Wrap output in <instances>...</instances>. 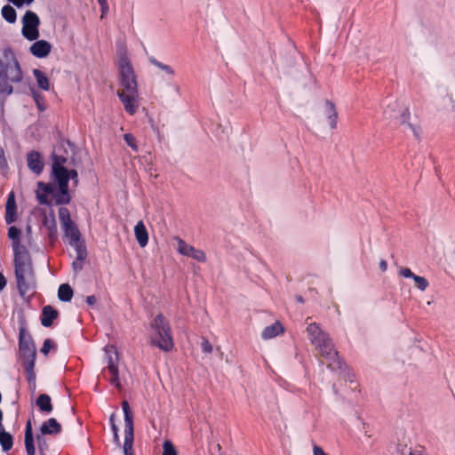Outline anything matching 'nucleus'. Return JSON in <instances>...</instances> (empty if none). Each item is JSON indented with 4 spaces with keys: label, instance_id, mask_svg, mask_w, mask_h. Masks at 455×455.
Here are the masks:
<instances>
[{
    "label": "nucleus",
    "instance_id": "nucleus-31",
    "mask_svg": "<svg viewBox=\"0 0 455 455\" xmlns=\"http://www.w3.org/2000/svg\"><path fill=\"white\" fill-rule=\"evenodd\" d=\"M0 443L4 451H8L12 446V437L10 434L0 429Z\"/></svg>",
    "mask_w": 455,
    "mask_h": 455
},
{
    "label": "nucleus",
    "instance_id": "nucleus-42",
    "mask_svg": "<svg viewBox=\"0 0 455 455\" xmlns=\"http://www.w3.org/2000/svg\"><path fill=\"white\" fill-rule=\"evenodd\" d=\"M398 273L401 276L405 278H413L414 274L408 267H400Z\"/></svg>",
    "mask_w": 455,
    "mask_h": 455
},
{
    "label": "nucleus",
    "instance_id": "nucleus-2",
    "mask_svg": "<svg viewBox=\"0 0 455 455\" xmlns=\"http://www.w3.org/2000/svg\"><path fill=\"white\" fill-rule=\"evenodd\" d=\"M22 79L23 72L14 56H6L4 60H0V94H12V84L20 83Z\"/></svg>",
    "mask_w": 455,
    "mask_h": 455
},
{
    "label": "nucleus",
    "instance_id": "nucleus-55",
    "mask_svg": "<svg viewBox=\"0 0 455 455\" xmlns=\"http://www.w3.org/2000/svg\"><path fill=\"white\" fill-rule=\"evenodd\" d=\"M114 441L116 444L120 445V439H119L118 433L114 434Z\"/></svg>",
    "mask_w": 455,
    "mask_h": 455
},
{
    "label": "nucleus",
    "instance_id": "nucleus-7",
    "mask_svg": "<svg viewBox=\"0 0 455 455\" xmlns=\"http://www.w3.org/2000/svg\"><path fill=\"white\" fill-rule=\"evenodd\" d=\"M105 354L108 359V366L107 370L110 374V378L108 379L109 382L115 386L116 388L121 389V383L119 380V372H118V352L115 346L108 345L104 348Z\"/></svg>",
    "mask_w": 455,
    "mask_h": 455
},
{
    "label": "nucleus",
    "instance_id": "nucleus-54",
    "mask_svg": "<svg viewBox=\"0 0 455 455\" xmlns=\"http://www.w3.org/2000/svg\"><path fill=\"white\" fill-rule=\"evenodd\" d=\"M379 268L384 272L387 270V263L386 260L382 259L380 260L379 262Z\"/></svg>",
    "mask_w": 455,
    "mask_h": 455
},
{
    "label": "nucleus",
    "instance_id": "nucleus-51",
    "mask_svg": "<svg viewBox=\"0 0 455 455\" xmlns=\"http://www.w3.org/2000/svg\"><path fill=\"white\" fill-rule=\"evenodd\" d=\"M403 455H423L422 452L420 451H412V450H409L407 451H405Z\"/></svg>",
    "mask_w": 455,
    "mask_h": 455
},
{
    "label": "nucleus",
    "instance_id": "nucleus-25",
    "mask_svg": "<svg viewBox=\"0 0 455 455\" xmlns=\"http://www.w3.org/2000/svg\"><path fill=\"white\" fill-rule=\"evenodd\" d=\"M20 349L21 351L23 359H28V351H31L33 354V358H36L35 347L29 340H25L23 331H20Z\"/></svg>",
    "mask_w": 455,
    "mask_h": 455
},
{
    "label": "nucleus",
    "instance_id": "nucleus-21",
    "mask_svg": "<svg viewBox=\"0 0 455 455\" xmlns=\"http://www.w3.org/2000/svg\"><path fill=\"white\" fill-rule=\"evenodd\" d=\"M133 417L132 413L124 414V443H133Z\"/></svg>",
    "mask_w": 455,
    "mask_h": 455
},
{
    "label": "nucleus",
    "instance_id": "nucleus-39",
    "mask_svg": "<svg viewBox=\"0 0 455 455\" xmlns=\"http://www.w3.org/2000/svg\"><path fill=\"white\" fill-rule=\"evenodd\" d=\"M32 96H33L38 108L40 110H44V102H43V99H44L43 96L39 92H37L34 90H32Z\"/></svg>",
    "mask_w": 455,
    "mask_h": 455
},
{
    "label": "nucleus",
    "instance_id": "nucleus-5",
    "mask_svg": "<svg viewBox=\"0 0 455 455\" xmlns=\"http://www.w3.org/2000/svg\"><path fill=\"white\" fill-rule=\"evenodd\" d=\"M15 275L20 291L26 290L33 280V269L28 251L14 254Z\"/></svg>",
    "mask_w": 455,
    "mask_h": 455
},
{
    "label": "nucleus",
    "instance_id": "nucleus-53",
    "mask_svg": "<svg viewBox=\"0 0 455 455\" xmlns=\"http://www.w3.org/2000/svg\"><path fill=\"white\" fill-rule=\"evenodd\" d=\"M84 258H85L84 251L78 247L77 259L82 261Z\"/></svg>",
    "mask_w": 455,
    "mask_h": 455
},
{
    "label": "nucleus",
    "instance_id": "nucleus-44",
    "mask_svg": "<svg viewBox=\"0 0 455 455\" xmlns=\"http://www.w3.org/2000/svg\"><path fill=\"white\" fill-rule=\"evenodd\" d=\"M17 7H21L24 4H30L34 0H9Z\"/></svg>",
    "mask_w": 455,
    "mask_h": 455
},
{
    "label": "nucleus",
    "instance_id": "nucleus-22",
    "mask_svg": "<svg viewBox=\"0 0 455 455\" xmlns=\"http://www.w3.org/2000/svg\"><path fill=\"white\" fill-rule=\"evenodd\" d=\"M307 333L312 345H314L325 335H327V333L323 331L315 323L308 324V326L307 327Z\"/></svg>",
    "mask_w": 455,
    "mask_h": 455
},
{
    "label": "nucleus",
    "instance_id": "nucleus-6",
    "mask_svg": "<svg viewBox=\"0 0 455 455\" xmlns=\"http://www.w3.org/2000/svg\"><path fill=\"white\" fill-rule=\"evenodd\" d=\"M320 355L327 361L328 367L336 370L340 369L342 366L341 361L338 357V353L335 350L331 339L327 334L319 341L313 345Z\"/></svg>",
    "mask_w": 455,
    "mask_h": 455
},
{
    "label": "nucleus",
    "instance_id": "nucleus-13",
    "mask_svg": "<svg viewBox=\"0 0 455 455\" xmlns=\"http://www.w3.org/2000/svg\"><path fill=\"white\" fill-rule=\"evenodd\" d=\"M323 114L331 129H336L338 124V111L332 101L326 100L323 104Z\"/></svg>",
    "mask_w": 455,
    "mask_h": 455
},
{
    "label": "nucleus",
    "instance_id": "nucleus-56",
    "mask_svg": "<svg viewBox=\"0 0 455 455\" xmlns=\"http://www.w3.org/2000/svg\"><path fill=\"white\" fill-rule=\"evenodd\" d=\"M73 267H74V268H75L76 270H78V269H81V268H82V265H81V263H78V262H76V261H75V262L73 263Z\"/></svg>",
    "mask_w": 455,
    "mask_h": 455
},
{
    "label": "nucleus",
    "instance_id": "nucleus-36",
    "mask_svg": "<svg viewBox=\"0 0 455 455\" xmlns=\"http://www.w3.org/2000/svg\"><path fill=\"white\" fill-rule=\"evenodd\" d=\"M412 279L420 291H423L428 287V282L425 277L414 275Z\"/></svg>",
    "mask_w": 455,
    "mask_h": 455
},
{
    "label": "nucleus",
    "instance_id": "nucleus-29",
    "mask_svg": "<svg viewBox=\"0 0 455 455\" xmlns=\"http://www.w3.org/2000/svg\"><path fill=\"white\" fill-rule=\"evenodd\" d=\"M36 404L42 411L50 413L52 411L51 398L48 395H40L36 400Z\"/></svg>",
    "mask_w": 455,
    "mask_h": 455
},
{
    "label": "nucleus",
    "instance_id": "nucleus-40",
    "mask_svg": "<svg viewBox=\"0 0 455 455\" xmlns=\"http://www.w3.org/2000/svg\"><path fill=\"white\" fill-rule=\"evenodd\" d=\"M201 347H202L203 352L205 354H211L213 350L212 344L206 339H203Z\"/></svg>",
    "mask_w": 455,
    "mask_h": 455
},
{
    "label": "nucleus",
    "instance_id": "nucleus-33",
    "mask_svg": "<svg viewBox=\"0 0 455 455\" xmlns=\"http://www.w3.org/2000/svg\"><path fill=\"white\" fill-rule=\"evenodd\" d=\"M59 219L61 226L72 221L69 211L65 207H60L59 209Z\"/></svg>",
    "mask_w": 455,
    "mask_h": 455
},
{
    "label": "nucleus",
    "instance_id": "nucleus-30",
    "mask_svg": "<svg viewBox=\"0 0 455 455\" xmlns=\"http://www.w3.org/2000/svg\"><path fill=\"white\" fill-rule=\"evenodd\" d=\"M58 297L62 301H70L73 297V290L68 283H63L59 287Z\"/></svg>",
    "mask_w": 455,
    "mask_h": 455
},
{
    "label": "nucleus",
    "instance_id": "nucleus-32",
    "mask_svg": "<svg viewBox=\"0 0 455 455\" xmlns=\"http://www.w3.org/2000/svg\"><path fill=\"white\" fill-rule=\"evenodd\" d=\"M2 15L4 18V20L9 23H13L16 20V12L10 5H5L3 7Z\"/></svg>",
    "mask_w": 455,
    "mask_h": 455
},
{
    "label": "nucleus",
    "instance_id": "nucleus-27",
    "mask_svg": "<svg viewBox=\"0 0 455 455\" xmlns=\"http://www.w3.org/2000/svg\"><path fill=\"white\" fill-rule=\"evenodd\" d=\"M25 446L28 455H35L33 432L31 422L28 421L25 432Z\"/></svg>",
    "mask_w": 455,
    "mask_h": 455
},
{
    "label": "nucleus",
    "instance_id": "nucleus-15",
    "mask_svg": "<svg viewBox=\"0 0 455 455\" xmlns=\"http://www.w3.org/2000/svg\"><path fill=\"white\" fill-rule=\"evenodd\" d=\"M21 230L12 226L8 229V238L12 241V247L14 254L17 252L27 251L26 248L20 243Z\"/></svg>",
    "mask_w": 455,
    "mask_h": 455
},
{
    "label": "nucleus",
    "instance_id": "nucleus-18",
    "mask_svg": "<svg viewBox=\"0 0 455 455\" xmlns=\"http://www.w3.org/2000/svg\"><path fill=\"white\" fill-rule=\"evenodd\" d=\"M284 332V328L283 324L276 321L273 324L267 326L261 333V338L263 339H274Z\"/></svg>",
    "mask_w": 455,
    "mask_h": 455
},
{
    "label": "nucleus",
    "instance_id": "nucleus-45",
    "mask_svg": "<svg viewBox=\"0 0 455 455\" xmlns=\"http://www.w3.org/2000/svg\"><path fill=\"white\" fill-rule=\"evenodd\" d=\"M132 445L133 443H124V455H134Z\"/></svg>",
    "mask_w": 455,
    "mask_h": 455
},
{
    "label": "nucleus",
    "instance_id": "nucleus-38",
    "mask_svg": "<svg viewBox=\"0 0 455 455\" xmlns=\"http://www.w3.org/2000/svg\"><path fill=\"white\" fill-rule=\"evenodd\" d=\"M124 139L125 142L128 144V146H130L134 151L138 150L136 139L132 134L126 133L124 135Z\"/></svg>",
    "mask_w": 455,
    "mask_h": 455
},
{
    "label": "nucleus",
    "instance_id": "nucleus-8",
    "mask_svg": "<svg viewBox=\"0 0 455 455\" xmlns=\"http://www.w3.org/2000/svg\"><path fill=\"white\" fill-rule=\"evenodd\" d=\"M40 20L32 11H27L22 18V35L29 41L36 40L39 37L38 27Z\"/></svg>",
    "mask_w": 455,
    "mask_h": 455
},
{
    "label": "nucleus",
    "instance_id": "nucleus-35",
    "mask_svg": "<svg viewBox=\"0 0 455 455\" xmlns=\"http://www.w3.org/2000/svg\"><path fill=\"white\" fill-rule=\"evenodd\" d=\"M401 107L402 104L397 100H395L387 105L385 110V115L389 118L390 113L397 114Z\"/></svg>",
    "mask_w": 455,
    "mask_h": 455
},
{
    "label": "nucleus",
    "instance_id": "nucleus-57",
    "mask_svg": "<svg viewBox=\"0 0 455 455\" xmlns=\"http://www.w3.org/2000/svg\"><path fill=\"white\" fill-rule=\"evenodd\" d=\"M298 300H299V302H303V299H302L301 298H299V299H298Z\"/></svg>",
    "mask_w": 455,
    "mask_h": 455
},
{
    "label": "nucleus",
    "instance_id": "nucleus-37",
    "mask_svg": "<svg viewBox=\"0 0 455 455\" xmlns=\"http://www.w3.org/2000/svg\"><path fill=\"white\" fill-rule=\"evenodd\" d=\"M153 64L155 66H156L158 68H160L161 70L164 71L166 74L170 75V76H174L175 75V71L174 69L168 66V65H165V64H163L157 60H154L153 61Z\"/></svg>",
    "mask_w": 455,
    "mask_h": 455
},
{
    "label": "nucleus",
    "instance_id": "nucleus-41",
    "mask_svg": "<svg viewBox=\"0 0 455 455\" xmlns=\"http://www.w3.org/2000/svg\"><path fill=\"white\" fill-rule=\"evenodd\" d=\"M53 347H54L53 342H52L51 339H45V340H44V345H43V347H42V350H41V351H42V353H43L44 355H48V353H49V351H50Z\"/></svg>",
    "mask_w": 455,
    "mask_h": 455
},
{
    "label": "nucleus",
    "instance_id": "nucleus-3",
    "mask_svg": "<svg viewBox=\"0 0 455 455\" xmlns=\"http://www.w3.org/2000/svg\"><path fill=\"white\" fill-rule=\"evenodd\" d=\"M150 342L164 352L171 351L174 347L170 323L162 314L157 315L150 323Z\"/></svg>",
    "mask_w": 455,
    "mask_h": 455
},
{
    "label": "nucleus",
    "instance_id": "nucleus-1",
    "mask_svg": "<svg viewBox=\"0 0 455 455\" xmlns=\"http://www.w3.org/2000/svg\"><path fill=\"white\" fill-rule=\"evenodd\" d=\"M67 158L62 156H52V173L54 184L37 182L36 196L39 204H67L70 202L68 183L70 179L76 185L78 182L77 172L75 170H68L65 167Z\"/></svg>",
    "mask_w": 455,
    "mask_h": 455
},
{
    "label": "nucleus",
    "instance_id": "nucleus-19",
    "mask_svg": "<svg viewBox=\"0 0 455 455\" xmlns=\"http://www.w3.org/2000/svg\"><path fill=\"white\" fill-rule=\"evenodd\" d=\"M61 431V425L54 419L51 418L44 421L41 427L40 432L42 435H58Z\"/></svg>",
    "mask_w": 455,
    "mask_h": 455
},
{
    "label": "nucleus",
    "instance_id": "nucleus-28",
    "mask_svg": "<svg viewBox=\"0 0 455 455\" xmlns=\"http://www.w3.org/2000/svg\"><path fill=\"white\" fill-rule=\"evenodd\" d=\"M33 75L36 80L38 87L44 91H49L51 88L50 81L44 72L36 68L33 70Z\"/></svg>",
    "mask_w": 455,
    "mask_h": 455
},
{
    "label": "nucleus",
    "instance_id": "nucleus-46",
    "mask_svg": "<svg viewBox=\"0 0 455 455\" xmlns=\"http://www.w3.org/2000/svg\"><path fill=\"white\" fill-rule=\"evenodd\" d=\"M313 453L314 455H328L320 446L317 445L313 447Z\"/></svg>",
    "mask_w": 455,
    "mask_h": 455
},
{
    "label": "nucleus",
    "instance_id": "nucleus-26",
    "mask_svg": "<svg viewBox=\"0 0 455 455\" xmlns=\"http://www.w3.org/2000/svg\"><path fill=\"white\" fill-rule=\"evenodd\" d=\"M27 379L29 383H35L36 380V373L34 371L35 367V358H33V354L31 351H28V359H24L23 363Z\"/></svg>",
    "mask_w": 455,
    "mask_h": 455
},
{
    "label": "nucleus",
    "instance_id": "nucleus-49",
    "mask_svg": "<svg viewBox=\"0 0 455 455\" xmlns=\"http://www.w3.org/2000/svg\"><path fill=\"white\" fill-rule=\"evenodd\" d=\"M110 423H111V428H112L113 434L118 433V428L115 423V416L114 415H112L110 417Z\"/></svg>",
    "mask_w": 455,
    "mask_h": 455
},
{
    "label": "nucleus",
    "instance_id": "nucleus-24",
    "mask_svg": "<svg viewBox=\"0 0 455 455\" xmlns=\"http://www.w3.org/2000/svg\"><path fill=\"white\" fill-rule=\"evenodd\" d=\"M44 226L48 230V235L51 240H54L57 236V223L54 213L52 212L49 216H45L44 219Z\"/></svg>",
    "mask_w": 455,
    "mask_h": 455
},
{
    "label": "nucleus",
    "instance_id": "nucleus-14",
    "mask_svg": "<svg viewBox=\"0 0 455 455\" xmlns=\"http://www.w3.org/2000/svg\"><path fill=\"white\" fill-rule=\"evenodd\" d=\"M30 52L36 58H45L52 50V44L45 40H38L30 46Z\"/></svg>",
    "mask_w": 455,
    "mask_h": 455
},
{
    "label": "nucleus",
    "instance_id": "nucleus-48",
    "mask_svg": "<svg viewBox=\"0 0 455 455\" xmlns=\"http://www.w3.org/2000/svg\"><path fill=\"white\" fill-rule=\"evenodd\" d=\"M122 409H123L124 414H127L129 412H132V411L130 409V406H129V403H128L127 401H123V403H122Z\"/></svg>",
    "mask_w": 455,
    "mask_h": 455
},
{
    "label": "nucleus",
    "instance_id": "nucleus-20",
    "mask_svg": "<svg viewBox=\"0 0 455 455\" xmlns=\"http://www.w3.org/2000/svg\"><path fill=\"white\" fill-rule=\"evenodd\" d=\"M134 235L140 246L144 248L148 243V233L142 220L134 227Z\"/></svg>",
    "mask_w": 455,
    "mask_h": 455
},
{
    "label": "nucleus",
    "instance_id": "nucleus-11",
    "mask_svg": "<svg viewBox=\"0 0 455 455\" xmlns=\"http://www.w3.org/2000/svg\"><path fill=\"white\" fill-rule=\"evenodd\" d=\"M175 240L177 242V251L180 254L192 258L199 262L206 261V255L204 251L195 248L180 237H176Z\"/></svg>",
    "mask_w": 455,
    "mask_h": 455
},
{
    "label": "nucleus",
    "instance_id": "nucleus-58",
    "mask_svg": "<svg viewBox=\"0 0 455 455\" xmlns=\"http://www.w3.org/2000/svg\"><path fill=\"white\" fill-rule=\"evenodd\" d=\"M43 455H45V454H43Z\"/></svg>",
    "mask_w": 455,
    "mask_h": 455
},
{
    "label": "nucleus",
    "instance_id": "nucleus-9",
    "mask_svg": "<svg viewBox=\"0 0 455 455\" xmlns=\"http://www.w3.org/2000/svg\"><path fill=\"white\" fill-rule=\"evenodd\" d=\"M411 113L407 107L402 105L397 114L390 113L389 118L396 120L401 125L408 127L417 140L421 139L422 128L419 124L410 122Z\"/></svg>",
    "mask_w": 455,
    "mask_h": 455
},
{
    "label": "nucleus",
    "instance_id": "nucleus-43",
    "mask_svg": "<svg viewBox=\"0 0 455 455\" xmlns=\"http://www.w3.org/2000/svg\"><path fill=\"white\" fill-rule=\"evenodd\" d=\"M101 9V18H103L108 12V4L107 0H98Z\"/></svg>",
    "mask_w": 455,
    "mask_h": 455
},
{
    "label": "nucleus",
    "instance_id": "nucleus-17",
    "mask_svg": "<svg viewBox=\"0 0 455 455\" xmlns=\"http://www.w3.org/2000/svg\"><path fill=\"white\" fill-rule=\"evenodd\" d=\"M61 227L63 228L65 235L69 239V243L71 245H76L78 247L80 233L76 224L73 221H71L69 223L62 225Z\"/></svg>",
    "mask_w": 455,
    "mask_h": 455
},
{
    "label": "nucleus",
    "instance_id": "nucleus-16",
    "mask_svg": "<svg viewBox=\"0 0 455 455\" xmlns=\"http://www.w3.org/2000/svg\"><path fill=\"white\" fill-rule=\"evenodd\" d=\"M27 162L28 168L36 174H40L44 169V162L41 155L36 151L28 154Z\"/></svg>",
    "mask_w": 455,
    "mask_h": 455
},
{
    "label": "nucleus",
    "instance_id": "nucleus-4",
    "mask_svg": "<svg viewBox=\"0 0 455 455\" xmlns=\"http://www.w3.org/2000/svg\"><path fill=\"white\" fill-rule=\"evenodd\" d=\"M116 66L118 68L121 88L119 90L138 89L137 77L125 44L117 45Z\"/></svg>",
    "mask_w": 455,
    "mask_h": 455
},
{
    "label": "nucleus",
    "instance_id": "nucleus-23",
    "mask_svg": "<svg viewBox=\"0 0 455 455\" xmlns=\"http://www.w3.org/2000/svg\"><path fill=\"white\" fill-rule=\"evenodd\" d=\"M58 316V311L52 308L51 306H45L43 308L41 323L45 327L52 325L54 319Z\"/></svg>",
    "mask_w": 455,
    "mask_h": 455
},
{
    "label": "nucleus",
    "instance_id": "nucleus-50",
    "mask_svg": "<svg viewBox=\"0 0 455 455\" xmlns=\"http://www.w3.org/2000/svg\"><path fill=\"white\" fill-rule=\"evenodd\" d=\"M96 301H97V299H96V297H95V296H93V295H92V296H88V297H87V299H86V302H87L89 305H91V306L94 305V304L96 303Z\"/></svg>",
    "mask_w": 455,
    "mask_h": 455
},
{
    "label": "nucleus",
    "instance_id": "nucleus-10",
    "mask_svg": "<svg viewBox=\"0 0 455 455\" xmlns=\"http://www.w3.org/2000/svg\"><path fill=\"white\" fill-rule=\"evenodd\" d=\"M117 96L124 105V110L130 114L134 115L140 105V95L138 89L132 90H118Z\"/></svg>",
    "mask_w": 455,
    "mask_h": 455
},
{
    "label": "nucleus",
    "instance_id": "nucleus-47",
    "mask_svg": "<svg viewBox=\"0 0 455 455\" xmlns=\"http://www.w3.org/2000/svg\"><path fill=\"white\" fill-rule=\"evenodd\" d=\"M37 440H38V447H39L41 455H43V454H44L43 451L46 448L45 442H43L42 438L40 436L37 437Z\"/></svg>",
    "mask_w": 455,
    "mask_h": 455
},
{
    "label": "nucleus",
    "instance_id": "nucleus-12",
    "mask_svg": "<svg viewBox=\"0 0 455 455\" xmlns=\"http://www.w3.org/2000/svg\"><path fill=\"white\" fill-rule=\"evenodd\" d=\"M4 220L8 225L17 220V205L13 191L10 192L7 196Z\"/></svg>",
    "mask_w": 455,
    "mask_h": 455
},
{
    "label": "nucleus",
    "instance_id": "nucleus-52",
    "mask_svg": "<svg viewBox=\"0 0 455 455\" xmlns=\"http://www.w3.org/2000/svg\"><path fill=\"white\" fill-rule=\"evenodd\" d=\"M6 286V280L3 274L0 273V291Z\"/></svg>",
    "mask_w": 455,
    "mask_h": 455
},
{
    "label": "nucleus",
    "instance_id": "nucleus-34",
    "mask_svg": "<svg viewBox=\"0 0 455 455\" xmlns=\"http://www.w3.org/2000/svg\"><path fill=\"white\" fill-rule=\"evenodd\" d=\"M163 455H178L176 448L170 440H165L163 443Z\"/></svg>",
    "mask_w": 455,
    "mask_h": 455
}]
</instances>
